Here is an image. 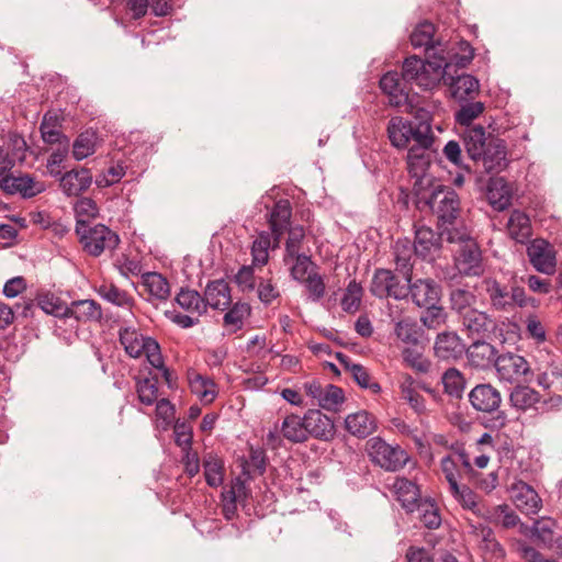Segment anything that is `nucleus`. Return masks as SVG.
Listing matches in <instances>:
<instances>
[{
    "label": "nucleus",
    "instance_id": "obj_41",
    "mask_svg": "<svg viewBox=\"0 0 562 562\" xmlns=\"http://www.w3.org/2000/svg\"><path fill=\"white\" fill-rule=\"evenodd\" d=\"M541 400L538 391L524 385H518L509 394V403L518 411H528L535 407Z\"/></svg>",
    "mask_w": 562,
    "mask_h": 562
},
{
    "label": "nucleus",
    "instance_id": "obj_23",
    "mask_svg": "<svg viewBox=\"0 0 562 562\" xmlns=\"http://www.w3.org/2000/svg\"><path fill=\"white\" fill-rule=\"evenodd\" d=\"M391 491L407 513H413L422 502L419 487L406 477H396L391 485Z\"/></svg>",
    "mask_w": 562,
    "mask_h": 562
},
{
    "label": "nucleus",
    "instance_id": "obj_31",
    "mask_svg": "<svg viewBox=\"0 0 562 562\" xmlns=\"http://www.w3.org/2000/svg\"><path fill=\"white\" fill-rule=\"evenodd\" d=\"M494 137L481 125L470 126L464 132V146L471 159L476 160L482 156L485 148L490 145V138Z\"/></svg>",
    "mask_w": 562,
    "mask_h": 562
},
{
    "label": "nucleus",
    "instance_id": "obj_55",
    "mask_svg": "<svg viewBox=\"0 0 562 562\" xmlns=\"http://www.w3.org/2000/svg\"><path fill=\"white\" fill-rule=\"evenodd\" d=\"M42 138L47 144L64 143L68 146V138L61 134L57 126V120L48 114L44 115L41 124Z\"/></svg>",
    "mask_w": 562,
    "mask_h": 562
},
{
    "label": "nucleus",
    "instance_id": "obj_2",
    "mask_svg": "<svg viewBox=\"0 0 562 562\" xmlns=\"http://www.w3.org/2000/svg\"><path fill=\"white\" fill-rule=\"evenodd\" d=\"M416 117L419 120L417 124L406 121L401 116L392 117L389 121L387 134L394 147L406 148L411 142H414V145L434 143L428 113L420 109Z\"/></svg>",
    "mask_w": 562,
    "mask_h": 562
},
{
    "label": "nucleus",
    "instance_id": "obj_20",
    "mask_svg": "<svg viewBox=\"0 0 562 562\" xmlns=\"http://www.w3.org/2000/svg\"><path fill=\"white\" fill-rule=\"evenodd\" d=\"M432 144L413 145L407 153V169L413 178H416V183L423 182L426 178V172L430 166Z\"/></svg>",
    "mask_w": 562,
    "mask_h": 562
},
{
    "label": "nucleus",
    "instance_id": "obj_21",
    "mask_svg": "<svg viewBox=\"0 0 562 562\" xmlns=\"http://www.w3.org/2000/svg\"><path fill=\"white\" fill-rule=\"evenodd\" d=\"M0 188L8 193H21L24 198H32L44 190V186L27 175L12 176L3 173L0 176Z\"/></svg>",
    "mask_w": 562,
    "mask_h": 562
},
{
    "label": "nucleus",
    "instance_id": "obj_29",
    "mask_svg": "<svg viewBox=\"0 0 562 562\" xmlns=\"http://www.w3.org/2000/svg\"><path fill=\"white\" fill-rule=\"evenodd\" d=\"M292 216V209L289 200H279L276 202L269 216L271 234L274 236V246H279L280 239L289 228Z\"/></svg>",
    "mask_w": 562,
    "mask_h": 562
},
{
    "label": "nucleus",
    "instance_id": "obj_58",
    "mask_svg": "<svg viewBox=\"0 0 562 562\" xmlns=\"http://www.w3.org/2000/svg\"><path fill=\"white\" fill-rule=\"evenodd\" d=\"M307 292V300L311 302H319L326 293V284L324 278L316 271L310 274L301 282Z\"/></svg>",
    "mask_w": 562,
    "mask_h": 562
},
{
    "label": "nucleus",
    "instance_id": "obj_26",
    "mask_svg": "<svg viewBox=\"0 0 562 562\" xmlns=\"http://www.w3.org/2000/svg\"><path fill=\"white\" fill-rule=\"evenodd\" d=\"M464 350L462 340L453 331L440 333L434 346L436 357L442 360L458 359L462 357Z\"/></svg>",
    "mask_w": 562,
    "mask_h": 562
},
{
    "label": "nucleus",
    "instance_id": "obj_34",
    "mask_svg": "<svg viewBox=\"0 0 562 562\" xmlns=\"http://www.w3.org/2000/svg\"><path fill=\"white\" fill-rule=\"evenodd\" d=\"M467 356L469 362L479 369H485L490 367L492 363L495 364L496 360V349L493 345L486 341H474L468 349Z\"/></svg>",
    "mask_w": 562,
    "mask_h": 562
},
{
    "label": "nucleus",
    "instance_id": "obj_25",
    "mask_svg": "<svg viewBox=\"0 0 562 562\" xmlns=\"http://www.w3.org/2000/svg\"><path fill=\"white\" fill-rule=\"evenodd\" d=\"M206 307L225 311L232 305V293L229 284L223 280L211 281L204 291L203 296Z\"/></svg>",
    "mask_w": 562,
    "mask_h": 562
},
{
    "label": "nucleus",
    "instance_id": "obj_49",
    "mask_svg": "<svg viewBox=\"0 0 562 562\" xmlns=\"http://www.w3.org/2000/svg\"><path fill=\"white\" fill-rule=\"evenodd\" d=\"M445 392L456 398H460L465 389V379L456 368H450L441 376Z\"/></svg>",
    "mask_w": 562,
    "mask_h": 562
},
{
    "label": "nucleus",
    "instance_id": "obj_50",
    "mask_svg": "<svg viewBox=\"0 0 562 562\" xmlns=\"http://www.w3.org/2000/svg\"><path fill=\"white\" fill-rule=\"evenodd\" d=\"M363 289L356 280H351L341 297V307L347 313H356L361 305Z\"/></svg>",
    "mask_w": 562,
    "mask_h": 562
},
{
    "label": "nucleus",
    "instance_id": "obj_57",
    "mask_svg": "<svg viewBox=\"0 0 562 562\" xmlns=\"http://www.w3.org/2000/svg\"><path fill=\"white\" fill-rule=\"evenodd\" d=\"M136 392L142 404L150 406L158 401L157 381L154 379H139L136 382Z\"/></svg>",
    "mask_w": 562,
    "mask_h": 562
},
{
    "label": "nucleus",
    "instance_id": "obj_11",
    "mask_svg": "<svg viewBox=\"0 0 562 562\" xmlns=\"http://www.w3.org/2000/svg\"><path fill=\"white\" fill-rule=\"evenodd\" d=\"M370 292L380 299L393 297L395 300H403L408 296L406 281L403 282L389 269L375 270L370 284Z\"/></svg>",
    "mask_w": 562,
    "mask_h": 562
},
{
    "label": "nucleus",
    "instance_id": "obj_9",
    "mask_svg": "<svg viewBox=\"0 0 562 562\" xmlns=\"http://www.w3.org/2000/svg\"><path fill=\"white\" fill-rule=\"evenodd\" d=\"M469 402L473 409L481 413L497 412L493 418V426L503 428L507 424L505 412L498 411L502 403L501 392L488 383L475 385L469 393Z\"/></svg>",
    "mask_w": 562,
    "mask_h": 562
},
{
    "label": "nucleus",
    "instance_id": "obj_24",
    "mask_svg": "<svg viewBox=\"0 0 562 562\" xmlns=\"http://www.w3.org/2000/svg\"><path fill=\"white\" fill-rule=\"evenodd\" d=\"M188 382L191 393L203 404H211L215 401L218 389L213 379L190 369L188 371Z\"/></svg>",
    "mask_w": 562,
    "mask_h": 562
},
{
    "label": "nucleus",
    "instance_id": "obj_35",
    "mask_svg": "<svg viewBox=\"0 0 562 562\" xmlns=\"http://www.w3.org/2000/svg\"><path fill=\"white\" fill-rule=\"evenodd\" d=\"M449 86L451 95L459 101L473 99L480 89L479 80L468 74L459 75L456 78L451 77Z\"/></svg>",
    "mask_w": 562,
    "mask_h": 562
},
{
    "label": "nucleus",
    "instance_id": "obj_37",
    "mask_svg": "<svg viewBox=\"0 0 562 562\" xmlns=\"http://www.w3.org/2000/svg\"><path fill=\"white\" fill-rule=\"evenodd\" d=\"M280 431L283 438L291 442H304L308 439L304 416L288 415L281 424Z\"/></svg>",
    "mask_w": 562,
    "mask_h": 562
},
{
    "label": "nucleus",
    "instance_id": "obj_48",
    "mask_svg": "<svg viewBox=\"0 0 562 562\" xmlns=\"http://www.w3.org/2000/svg\"><path fill=\"white\" fill-rule=\"evenodd\" d=\"M144 285L151 296L157 300H167L170 295V286L166 278L157 272L144 274Z\"/></svg>",
    "mask_w": 562,
    "mask_h": 562
},
{
    "label": "nucleus",
    "instance_id": "obj_47",
    "mask_svg": "<svg viewBox=\"0 0 562 562\" xmlns=\"http://www.w3.org/2000/svg\"><path fill=\"white\" fill-rule=\"evenodd\" d=\"M463 325L472 334H485L492 327V319L490 316L477 310H468L463 314Z\"/></svg>",
    "mask_w": 562,
    "mask_h": 562
},
{
    "label": "nucleus",
    "instance_id": "obj_4",
    "mask_svg": "<svg viewBox=\"0 0 562 562\" xmlns=\"http://www.w3.org/2000/svg\"><path fill=\"white\" fill-rule=\"evenodd\" d=\"M443 236H447L448 243L458 245L456 266L461 273L479 276L483 272L481 251L467 228L445 231Z\"/></svg>",
    "mask_w": 562,
    "mask_h": 562
},
{
    "label": "nucleus",
    "instance_id": "obj_52",
    "mask_svg": "<svg viewBox=\"0 0 562 562\" xmlns=\"http://www.w3.org/2000/svg\"><path fill=\"white\" fill-rule=\"evenodd\" d=\"M402 356L405 363L417 372L427 373L431 368L430 360L423 356L418 345L404 348Z\"/></svg>",
    "mask_w": 562,
    "mask_h": 562
},
{
    "label": "nucleus",
    "instance_id": "obj_36",
    "mask_svg": "<svg viewBox=\"0 0 562 562\" xmlns=\"http://www.w3.org/2000/svg\"><path fill=\"white\" fill-rule=\"evenodd\" d=\"M507 232L512 239L517 243L524 244L531 236L530 218L527 214L519 210L512 212L508 223Z\"/></svg>",
    "mask_w": 562,
    "mask_h": 562
},
{
    "label": "nucleus",
    "instance_id": "obj_45",
    "mask_svg": "<svg viewBox=\"0 0 562 562\" xmlns=\"http://www.w3.org/2000/svg\"><path fill=\"white\" fill-rule=\"evenodd\" d=\"M435 26L432 23L425 21L419 23L411 35V43L415 48L425 47L429 57L431 50L435 49L434 45Z\"/></svg>",
    "mask_w": 562,
    "mask_h": 562
},
{
    "label": "nucleus",
    "instance_id": "obj_16",
    "mask_svg": "<svg viewBox=\"0 0 562 562\" xmlns=\"http://www.w3.org/2000/svg\"><path fill=\"white\" fill-rule=\"evenodd\" d=\"M475 161H480L486 172L499 173L508 165L505 142L498 137H491L490 145Z\"/></svg>",
    "mask_w": 562,
    "mask_h": 562
},
{
    "label": "nucleus",
    "instance_id": "obj_43",
    "mask_svg": "<svg viewBox=\"0 0 562 562\" xmlns=\"http://www.w3.org/2000/svg\"><path fill=\"white\" fill-rule=\"evenodd\" d=\"M289 266L292 279L302 282L310 274L317 271L316 265L312 261L311 257L305 254H300L291 257L290 260H283Z\"/></svg>",
    "mask_w": 562,
    "mask_h": 562
},
{
    "label": "nucleus",
    "instance_id": "obj_1",
    "mask_svg": "<svg viewBox=\"0 0 562 562\" xmlns=\"http://www.w3.org/2000/svg\"><path fill=\"white\" fill-rule=\"evenodd\" d=\"M450 64L445 56L434 55V60H423L417 56H411L403 63L402 79L405 82L430 90L435 88L441 79L447 80V70Z\"/></svg>",
    "mask_w": 562,
    "mask_h": 562
},
{
    "label": "nucleus",
    "instance_id": "obj_3",
    "mask_svg": "<svg viewBox=\"0 0 562 562\" xmlns=\"http://www.w3.org/2000/svg\"><path fill=\"white\" fill-rule=\"evenodd\" d=\"M482 288L496 311L510 313L516 307L538 306L537 300L527 296L525 289L519 285L513 284L508 288L494 278H485Z\"/></svg>",
    "mask_w": 562,
    "mask_h": 562
},
{
    "label": "nucleus",
    "instance_id": "obj_30",
    "mask_svg": "<svg viewBox=\"0 0 562 562\" xmlns=\"http://www.w3.org/2000/svg\"><path fill=\"white\" fill-rule=\"evenodd\" d=\"M512 188L503 178H492L487 183L486 198L496 211H504L512 203Z\"/></svg>",
    "mask_w": 562,
    "mask_h": 562
},
{
    "label": "nucleus",
    "instance_id": "obj_59",
    "mask_svg": "<svg viewBox=\"0 0 562 562\" xmlns=\"http://www.w3.org/2000/svg\"><path fill=\"white\" fill-rule=\"evenodd\" d=\"M344 402V392L334 384H326L322 390V395L317 401V405L327 411L335 409Z\"/></svg>",
    "mask_w": 562,
    "mask_h": 562
},
{
    "label": "nucleus",
    "instance_id": "obj_56",
    "mask_svg": "<svg viewBox=\"0 0 562 562\" xmlns=\"http://www.w3.org/2000/svg\"><path fill=\"white\" fill-rule=\"evenodd\" d=\"M423 525L428 529H437L441 525V517L437 506L429 501H422L415 508Z\"/></svg>",
    "mask_w": 562,
    "mask_h": 562
},
{
    "label": "nucleus",
    "instance_id": "obj_19",
    "mask_svg": "<svg viewBox=\"0 0 562 562\" xmlns=\"http://www.w3.org/2000/svg\"><path fill=\"white\" fill-rule=\"evenodd\" d=\"M380 88L387 95L390 105L396 108L407 105L409 91L397 71L384 74L380 79Z\"/></svg>",
    "mask_w": 562,
    "mask_h": 562
},
{
    "label": "nucleus",
    "instance_id": "obj_12",
    "mask_svg": "<svg viewBox=\"0 0 562 562\" xmlns=\"http://www.w3.org/2000/svg\"><path fill=\"white\" fill-rule=\"evenodd\" d=\"M495 369L499 381L508 383L527 381L531 374L528 361L522 356L513 352L498 356L495 360Z\"/></svg>",
    "mask_w": 562,
    "mask_h": 562
},
{
    "label": "nucleus",
    "instance_id": "obj_18",
    "mask_svg": "<svg viewBox=\"0 0 562 562\" xmlns=\"http://www.w3.org/2000/svg\"><path fill=\"white\" fill-rule=\"evenodd\" d=\"M441 240H447V236H442V231L437 234L425 225H415V254L424 259L434 257L438 252Z\"/></svg>",
    "mask_w": 562,
    "mask_h": 562
},
{
    "label": "nucleus",
    "instance_id": "obj_17",
    "mask_svg": "<svg viewBox=\"0 0 562 562\" xmlns=\"http://www.w3.org/2000/svg\"><path fill=\"white\" fill-rule=\"evenodd\" d=\"M512 499L516 507L525 514H537L542 506L538 493L524 481H516L509 487Z\"/></svg>",
    "mask_w": 562,
    "mask_h": 562
},
{
    "label": "nucleus",
    "instance_id": "obj_6",
    "mask_svg": "<svg viewBox=\"0 0 562 562\" xmlns=\"http://www.w3.org/2000/svg\"><path fill=\"white\" fill-rule=\"evenodd\" d=\"M427 203L437 216L442 234L445 231L456 232V229L465 228L464 226H456L461 209L460 199L452 189L440 188L435 190Z\"/></svg>",
    "mask_w": 562,
    "mask_h": 562
},
{
    "label": "nucleus",
    "instance_id": "obj_63",
    "mask_svg": "<svg viewBox=\"0 0 562 562\" xmlns=\"http://www.w3.org/2000/svg\"><path fill=\"white\" fill-rule=\"evenodd\" d=\"M483 111L484 104L482 102L467 103L456 113V120L459 124L469 126Z\"/></svg>",
    "mask_w": 562,
    "mask_h": 562
},
{
    "label": "nucleus",
    "instance_id": "obj_5",
    "mask_svg": "<svg viewBox=\"0 0 562 562\" xmlns=\"http://www.w3.org/2000/svg\"><path fill=\"white\" fill-rule=\"evenodd\" d=\"M120 344L131 358L145 357L151 367L162 364V356L158 342L143 335L134 326H123L119 331Z\"/></svg>",
    "mask_w": 562,
    "mask_h": 562
},
{
    "label": "nucleus",
    "instance_id": "obj_54",
    "mask_svg": "<svg viewBox=\"0 0 562 562\" xmlns=\"http://www.w3.org/2000/svg\"><path fill=\"white\" fill-rule=\"evenodd\" d=\"M38 306L55 317H68V305L58 296L46 293L38 296Z\"/></svg>",
    "mask_w": 562,
    "mask_h": 562
},
{
    "label": "nucleus",
    "instance_id": "obj_46",
    "mask_svg": "<svg viewBox=\"0 0 562 562\" xmlns=\"http://www.w3.org/2000/svg\"><path fill=\"white\" fill-rule=\"evenodd\" d=\"M394 333L402 342L408 346H417L422 329L415 319L406 317L396 322Z\"/></svg>",
    "mask_w": 562,
    "mask_h": 562
},
{
    "label": "nucleus",
    "instance_id": "obj_51",
    "mask_svg": "<svg viewBox=\"0 0 562 562\" xmlns=\"http://www.w3.org/2000/svg\"><path fill=\"white\" fill-rule=\"evenodd\" d=\"M97 135L92 131L81 133L72 146V155L77 160H82L95 151Z\"/></svg>",
    "mask_w": 562,
    "mask_h": 562
},
{
    "label": "nucleus",
    "instance_id": "obj_40",
    "mask_svg": "<svg viewBox=\"0 0 562 562\" xmlns=\"http://www.w3.org/2000/svg\"><path fill=\"white\" fill-rule=\"evenodd\" d=\"M175 301L182 310L192 315L201 316L206 312V303L195 290L181 289Z\"/></svg>",
    "mask_w": 562,
    "mask_h": 562
},
{
    "label": "nucleus",
    "instance_id": "obj_27",
    "mask_svg": "<svg viewBox=\"0 0 562 562\" xmlns=\"http://www.w3.org/2000/svg\"><path fill=\"white\" fill-rule=\"evenodd\" d=\"M92 182V176L88 169H72L64 173L59 179V186L67 196H77L86 191Z\"/></svg>",
    "mask_w": 562,
    "mask_h": 562
},
{
    "label": "nucleus",
    "instance_id": "obj_28",
    "mask_svg": "<svg viewBox=\"0 0 562 562\" xmlns=\"http://www.w3.org/2000/svg\"><path fill=\"white\" fill-rule=\"evenodd\" d=\"M449 492L463 509L472 512L477 517H484L488 506L468 485L459 483L451 486Z\"/></svg>",
    "mask_w": 562,
    "mask_h": 562
},
{
    "label": "nucleus",
    "instance_id": "obj_14",
    "mask_svg": "<svg viewBox=\"0 0 562 562\" xmlns=\"http://www.w3.org/2000/svg\"><path fill=\"white\" fill-rule=\"evenodd\" d=\"M440 468L449 488L459 484L462 471L469 475H474L470 458L462 450L445 456L440 461Z\"/></svg>",
    "mask_w": 562,
    "mask_h": 562
},
{
    "label": "nucleus",
    "instance_id": "obj_7",
    "mask_svg": "<svg viewBox=\"0 0 562 562\" xmlns=\"http://www.w3.org/2000/svg\"><path fill=\"white\" fill-rule=\"evenodd\" d=\"M366 449L371 462L389 472L400 471L409 460L408 453L401 446H392L381 437L370 438Z\"/></svg>",
    "mask_w": 562,
    "mask_h": 562
},
{
    "label": "nucleus",
    "instance_id": "obj_15",
    "mask_svg": "<svg viewBox=\"0 0 562 562\" xmlns=\"http://www.w3.org/2000/svg\"><path fill=\"white\" fill-rule=\"evenodd\" d=\"M528 258L533 268L544 274H553L557 267L555 252L544 239H535L527 248Z\"/></svg>",
    "mask_w": 562,
    "mask_h": 562
},
{
    "label": "nucleus",
    "instance_id": "obj_32",
    "mask_svg": "<svg viewBox=\"0 0 562 562\" xmlns=\"http://www.w3.org/2000/svg\"><path fill=\"white\" fill-rule=\"evenodd\" d=\"M345 426L348 432L351 435L364 438L371 435L375 428V418L367 411H359L353 414H349L345 419Z\"/></svg>",
    "mask_w": 562,
    "mask_h": 562
},
{
    "label": "nucleus",
    "instance_id": "obj_8",
    "mask_svg": "<svg viewBox=\"0 0 562 562\" xmlns=\"http://www.w3.org/2000/svg\"><path fill=\"white\" fill-rule=\"evenodd\" d=\"M76 233L83 250L93 257H99L106 250H114L120 243L119 235L103 224H80L76 226Z\"/></svg>",
    "mask_w": 562,
    "mask_h": 562
},
{
    "label": "nucleus",
    "instance_id": "obj_53",
    "mask_svg": "<svg viewBox=\"0 0 562 562\" xmlns=\"http://www.w3.org/2000/svg\"><path fill=\"white\" fill-rule=\"evenodd\" d=\"M98 294L105 301L122 307H128L132 304V299L128 294L119 289L113 283H102L98 288Z\"/></svg>",
    "mask_w": 562,
    "mask_h": 562
},
{
    "label": "nucleus",
    "instance_id": "obj_64",
    "mask_svg": "<svg viewBox=\"0 0 562 562\" xmlns=\"http://www.w3.org/2000/svg\"><path fill=\"white\" fill-rule=\"evenodd\" d=\"M304 229L301 226L289 229V238L285 243V254L283 260H290L291 257L300 255L301 243L304 238Z\"/></svg>",
    "mask_w": 562,
    "mask_h": 562
},
{
    "label": "nucleus",
    "instance_id": "obj_10",
    "mask_svg": "<svg viewBox=\"0 0 562 562\" xmlns=\"http://www.w3.org/2000/svg\"><path fill=\"white\" fill-rule=\"evenodd\" d=\"M467 541L473 549L479 551L483 561H499L505 557L504 548L488 526L470 522L467 531Z\"/></svg>",
    "mask_w": 562,
    "mask_h": 562
},
{
    "label": "nucleus",
    "instance_id": "obj_13",
    "mask_svg": "<svg viewBox=\"0 0 562 562\" xmlns=\"http://www.w3.org/2000/svg\"><path fill=\"white\" fill-rule=\"evenodd\" d=\"M408 295L412 301L419 307L428 306L429 304L439 303L441 296V289L438 283L431 279H416L412 280V276L406 278Z\"/></svg>",
    "mask_w": 562,
    "mask_h": 562
},
{
    "label": "nucleus",
    "instance_id": "obj_39",
    "mask_svg": "<svg viewBox=\"0 0 562 562\" xmlns=\"http://www.w3.org/2000/svg\"><path fill=\"white\" fill-rule=\"evenodd\" d=\"M204 477L211 487H218L224 482V462L215 453L209 452L203 458Z\"/></svg>",
    "mask_w": 562,
    "mask_h": 562
},
{
    "label": "nucleus",
    "instance_id": "obj_42",
    "mask_svg": "<svg viewBox=\"0 0 562 562\" xmlns=\"http://www.w3.org/2000/svg\"><path fill=\"white\" fill-rule=\"evenodd\" d=\"M483 519L493 524H501L504 528H514L520 521L518 515L506 504L487 507Z\"/></svg>",
    "mask_w": 562,
    "mask_h": 562
},
{
    "label": "nucleus",
    "instance_id": "obj_22",
    "mask_svg": "<svg viewBox=\"0 0 562 562\" xmlns=\"http://www.w3.org/2000/svg\"><path fill=\"white\" fill-rule=\"evenodd\" d=\"M307 436L329 441L335 436V425L330 417L318 409H308L305 415Z\"/></svg>",
    "mask_w": 562,
    "mask_h": 562
},
{
    "label": "nucleus",
    "instance_id": "obj_33",
    "mask_svg": "<svg viewBox=\"0 0 562 562\" xmlns=\"http://www.w3.org/2000/svg\"><path fill=\"white\" fill-rule=\"evenodd\" d=\"M337 359L350 372L357 384L362 387L370 390L373 394L381 391V386L378 382L373 381L368 370L361 364L353 363L348 356L337 353Z\"/></svg>",
    "mask_w": 562,
    "mask_h": 562
},
{
    "label": "nucleus",
    "instance_id": "obj_44",
    "mask_svg": "<svg viewBox=\"0 0 562 562\" xmlns=\"http://www.w3.org/2000/svg\"><path fill=\"white\" fill-rule=\"evenodd\" d=\"M274 246V236L268 232H261L251 246L252 265L265 266L269 260V249Z\"/></svg>",
    "mask_w": 562,
    "mask_h": 562
},
{
    "label": "nucleus",
    "instance_id": "obj_60",
    "mask_svg": "<svg viewBox=\"0 0 562 562\" xmlns=\"http://www.w3.org/2000/svg\"><path fill=\"white\" fill-rule=\"evenodd\" d=\"M99 207L90 198H82L75 204L76 226L88 224V222L98 216Z\"/></svg>",
    "mask_w": 562,
    "mask_h": 562
},
{
    "label": "nucleus",
    "instance_id": "obj_61",
    "mask_svg": "<svg viewBox=\"0 0 562 562\" xmlns=\"http://www.w3.org/2000/svg\"><path fill=\"white\" fill-rule=\"evenodd\" d=\"M424 307L426 311L420 317L424 326L429 329H436L446 323L447 313L442 306L438 305V303L432 305L429 304L428 306Z\"/></svg>",
    "mask_w": 562,
    "mask_h": 562
},
{
    "label": "nucleus",
    "instance_id": "obj_62",
    "mask_svg": "<svg viewBox=\"0 0 562 562\" xmlns=\"http://www.w3.org/2000/svg\"><path fill=\"white\" fill-rule=\"evenodd\" d=\"M401 396L418 415L426 414L424 397L412 386V383L401 385Z\"/></svg>",
    "mask_w": 562,
    "mask_h": 562
},
{
    "label": "nucleus",
    "instance_id": "obj_38",
    "mask_svg": "<svg viewBox=\"0 0 562 562\" xmlns=\"http://www.w3.org/2000/svg\"><path fill=\"white\" fill-rule=\"evenodd\" d=\"M68 317H75L82 323L98 322L102 317V311L95 301L80 300L68 306Z\"/></svg>",
    "mask_w": 562,
    "mask_h": 562
}]
</instances>
